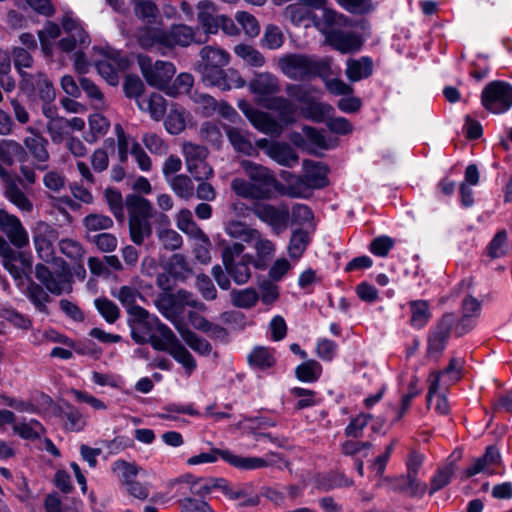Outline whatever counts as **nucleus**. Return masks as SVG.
<instances>
[{
	"label": "nucleus",
	"mask_w": 512,
	"mask_h": 512,
	"mask_svg": "<svg viewBox=\"0 0 512 512\" xmlns=\"http://www.w3.org/2000/svg\"><path fill=\"white\" fill-rule=\"evenodd\" d=\"M176 330L185 343L196 353L208 356L212 352L211 344L204 338L191 331L186 324L176 325Z\"/></svg>",
	"instance_id": "nucleus-32"
},
{
	"label": "nucleus",
	"mask_w": 512,
	"mask_h": 512,
	"mask_svg": "<svg viewBox=\"0 0 512 512\" xmlns=\"http://www.w3.org/2000/svg\"><path fill=\"white\" fill-rule=\"evenodd\" d=\"M267 100L266 107L270 110L277 111L282 120L287 122L294 120L297 106L293 101L283 96H276Z\"/></svg>",
	"instance_id": "nucleus-37"
},
{
	"label": "nucleus",
	"mask_w": 512,
	"mask_h": 512,
	"mask_svg": "<svg viewBox=\"0 0 512 512\" xmlns=\"http://www.w3.org/2000/svg\"><path fill=\"white\" fill-rule=\"evenodd\" d=\"M154 327L157 334L147 336V343H150L155 350L168 352L171 347L179 341L174 332L164 323L160 322L158 317H153Z\"/></svg>",
	"instance_id": "nucleus-25"
},
{
	"label": "nucleus",
	"mask_w": 512,
	"mask_h": 512,
	"mask_svg": "<svg viewBox=\"0 0 512 512\" xmlns=\"http://www.w3.org/2000/svg\"><path fill=\"white\" fill-rule=\"evenodd\" d=\"M138 107L143 111H148L150 116L158 121L166 111L165 99L158 93H152L149 98L137 100Z\"/></svg>",
	"instance_id": "nucleus-44"
},
{
	"label": "nucleus",
	"mask_w": 512,
	"mask_h": 512,
	"mask_svg": "<svg viewBox=\"0 0 512 512\" xmlns=\"http://www.w3.org/2000/svg\"><path fill=\"white\" fill-rule=\"evenodd\" d=\"M105 199L109 205L110 211L119 222H123L125 218L124 204L122 194L115 189L107 188L104 192Z\"/></svg>",
	"instance_id": "nucleus-62"
},
{
	"label": "nucleus",
	"mask_w": 512,
	"mask_h": 512,
	"mask_svg": "<svg viewBox=\"0 0 512 512\" xmlns=\"http://www.w3.org/2000/svg\"><path fill=\"white\" fill-rule=\"evenodd\" d=\"M305 175L297 179L295 185L289 187L287 195L291 197H301V193L296 191V187L305 186L312 189H320L328 184L327 167L320 163L310 160L304 161Z\"/></svg>",
	"instance_id": "nucleus-13"
},
{
	"label": "nucleus",
	"mask_w": 512,
	"mask_h": 512,
	"mask_svg": "<svg viewBox=\"0 0 512 512\" xmlns=\"http://www.w3.org/2000/svg\"><path fill=\"white\" fill-rule=\"evenodd\" d=\"M251 93L257 95L260 100L275 95L281 91L278 77L269 72L257 73L249 83Z\"/></svg>",
	"instance_id": "nucleus-23"
},
{
	"label": "nucleus",
	"mask_w": 512,
	"mask_h": 512,
	"mask_svg": "<svg viewBox=\"0 0 512 512\" xmlns=\"http://www.w3.org/2000/svg\"><path fill=\"white\" fill-rule=\"evenodd\" d=\"M196 9L198 22L203 27L205 33L216 34L220 16L217 14V5L210 0H201L197 3Z\"/></svg>",
	"instance_id": "nucleus-26"
},
{
	"label": "nucleus",
	"mask_w": 512,
	"mask_h": 512,
	"mask_svg": "<svg viewBox=\"0 0 512 512\" xmlns=\"http://www.w3.org/2000/svg\"><path fill=\"white\" fill-rule=\"evenodd\" d=\"M252 256L244 255L241 260L225 265V270L237 285L246 284L251 278L249 260Z\"/></svg>",
	"instance_id": "nucleus-36"
},
{
	"label": "nucleus",
	"mask_w": 512,
	"mask_h": 512,
	"mask_svg": "<svg viewBox=\"0 0 512 512\" xmlns=\"http://www.w3.org/2000/svg\"><path fill=\"white\" fill-rule=\"evenodd\" d=\"M14 158L22 163L27 160V153L24 147L14 140L3 141L0 144V159L4 163L12 165Z\"/></svg>",
	"instance_id": "nucleus-40"
},
{
	"label": "nucleus",
	"mask_w": 512,
	"mask_h": 512,
	"mask_svg": "<svg viewBox=\"0 0 512 512\" xmlns=\"http://www.w3.org/2000/svg\"><path fill=\"white\" fill-rule=\"evenodd\" d=\"M128 225L130 239L135 245H143L145 240L152 235L150 220H128Z\"/></svg>",
	"instance_id": "nucleus-47"
},
{
	"label": "nucleus",
	"mask_w": 512,
	"mask_h": 512,
	"mask_svg": "<svg viewBox=\"0 0 512 512\" xmlns=\"http://www.w3.org/2000/svg\"><path fill=\"white\" fill-rule=\"evenodd\" d=\"M28 279L30 280V282L26 290L27 297L40 312L46 313V303L50 301V296L48 295L47 292H45L41 285L32 281L30 277Z\"/></svg>",
	"instance_id": "nucleus-56"
},
{
	"label": "nucleus",
	"mask_w": 512,
	"mask_h": 512,
	"mask_svg": "<svg viewBox=\"0 0 512 512\" xmlns=\"http://www.w3.org/2000/svg\"><path fill=\"white\" fill-rule=\"evenodd\" d=\"M279 70L289 79L306 80L319 74L320 67L310 56L304 54H286L277 61Z\"/></svg>",
	"instance_id": "nucleus-3"
},
{
	"label": "nucleus",
	"mask_w": 512,
	"mask_h": 512,
	"mask_svg": "<svg viewBox=\"0 0 512 512\" xmlns=\"http://www.w3.org/2000/svg\"><path fill=\"white\" fill-rule=\"evenodd\" d=\"M309 241L310 239L306 231L302 229L294 231L288 246L289 255L293 258H299L305 251Z\"/></svg>",
	"instance_id": "nucleus-64"
},
{
	"label": "nucleus",
	"mask_w": 512,
	"mask_h": 512,
	"mask_svg": "<svg viewBox=\"0 0 512 512\" xmlns=\"http://www.w3.org/2000/svg\"><path fill=\"white\" fill-rule=\"evenodd\" d=\"M190 373L196 368V361L180 340L167 352Z\"/></svg>",
	"instance_id": "nucleus-63"
},
{
	"label": "nucleus",
	"mask_w": 512,
	"mask_h": 512,
	"mask_svg": "<svg viewBox=\"0 0 512 512\" xmlns=\"http://www.w3.org/2000/svg\"><path fill=\"white\" fill-rule=\"evenodd\" d=\"M41 407H39L33 401H22L19 399H14L12 403V408L20 413H29V414H43L49 412L45 407L52 406V399L44 394L39 396Z\"/></svg>",
	"instance_id": "nucleus-52"
},
{
	"label": "nucleus",
	"mask_w": 512,
	"mask_h": 512,
	"mask_svg": "<svg viewBox=\"0 0 512 512\" xmlns=\"http://www.w3.org/2000/svg\"><path fill=\"white\" fill-rule=\"evenodd\" d=\"M18 182H21L20 178L8 179L6 185H4V195L20 210L24 212H31L33 209V204L21 190Z\"/></svg>",
	"instance_id": "nucleus-31"
},
{
	"label": "nucleus",
	"mask_w": 512,
	"mask_h": 512,
	"mask_svg": "<svg viewBox=\"0 0 512 512\" xmlns=\"http://www.w3.org/2000/svg\"><path fill=\"white\" fill-rule=\"evenodd\" d=\"M231 190L239 197L249 200H266L262 190L256 188L251 181L242 178H234L230 183Z\"/></svg>",
	"instance_id": "nucleus-39"
},
{
	"label": "nucleus",
	"mask_w": 512,
	"mask_h": 512,
	"mask_svg": "<svg viewBox=\"0 0 512 512\" xmlns=\"http://www.w3.org/2000/svg\"><path fill=\"white\" fill-rule=\"evenodd\" d=\"M10 57L20 80H22L23 74H29L26 69H31L34 65L32 52L27 49H22V47H12Z\"/></svg>",
	"instance_id": "nucleus-45"
},
{
	"label": "nucleus",
	"mask_w": 512,
	"mask_h": 512,
	"mask_svg": "<svg viewBox=\"0 0 512 512\" xmlns=\"http://www.w3.org/2000/svg\"><path fill=\"white\" fill-rule=\"evenodd\" d=\"M224 230L232 238H240L244 242L250 243V238L256 235L257 229L237 220H229L225 223Z\"/></svg>",
	"instance_id": "nucleus-58"
},
{
	"label": "nucleus",
	"mask_w": 512,
	"mask_h": 512,
	"mask_svg": "<svg viewBox=\"0 0 512 512\" xmlns=\"http://www.w3.org/2000/svg\"><path fill=\"white\" fill-rule=\"evenodd\" d=\"M112 295L118 299L126 310L137 305L138 299H144L142 293L137 288L128 285L121 286L117 292H112Z\"/></svg>",
	"instance_id": "nucleus-61"
},
{
	"label": "nucleus",
	"mask_w": 512,
	"mask_h": 512,
	"mask_svg": "<svg viewBox=\"0 0 512 512\" xmlns=\"http://www.w3.org/2000/svg\"><path fill=\"white\" fill-rule=\"evenodd\" d=\"M138 44L144 49H166V30L157 27L139 28L136 34Z\"/></svg>",
	"instance_id": "nucleus-29"
},
{
	"label": "nucleus",
	"mask_w": 512,
	"mask_h": 512,
	"mask_svg": "<svg viewBox=\"0 0 512 512\" xmlns=\"http://www.w3.org/2000/svg\"><path fill=\"white\" fill-rule=\"evenodd\" d=\"M89 127L90 134L86 137V141L94 143L107 133L110 122L103 115L96 113L89 117Z\"/></svg>",
	"instance_id": "nucleus-60"
},
{
	"label": "nucleus",
	"mask_w": 512,
	"mask_h": 512,
	"mask_svg": "<svg viewBox=\"0 0 512 512\" xmlns=\"http://www.w3.org/2000/svg\"><path fill=\"white\" fill-rule=\"evenodd\" d=\"M502 462V457L496 445H489L486 447L482 456L475 459L473 465L464 469L461 473V480H467L484 471L486 466L499 465Z\"/></svg>",
	"instance_id": "nucleus-24"
},
{
	"label": "nucleus",
	"mask_w": 512,
	"mask_h": 512,
	"mask_svg": "<svg viewBox=\"0 0 512 512\" xmlns=\"http://www.w3.org/2000/svg\"><path fill=\"white\" fill-rule=\"evenodd\" d=\"M457 467L454 461H450L445 466L436 470L430 481L429 494L433 495L435 492L446 487L452 480Z\"/></svg>",
	"instance_id": "nucleus-41"
},
{
	"label": "nucleus",
	"mask_w": 512,
	"mask_h": 512,
	"mask_svg": "<svg viewBox=\"0 0 512 512\" xmlns=\"http://www.w3.org/2000/svg\"><path fill=\"white\" fill-rule=\"evenodd\" d=\"M352 26L344 15L331 9H323L320 18L315 20V27L325 36V41L342 54L354 53L363 45L361 36L346 30Z\"/></svg>",
	"instance_id": "nucleus-1"
},
{
	"label": "nucleus",
	"mask_w": 512,
	"mask_h": 512,
	"mask_svg": "<svg viewBox=\"0 0 512 512\" xmlns=\"http://www.w3.org/2000/svg\"><path fill=\"white\" fill-rule=\"evenodd\" d=\"M454 323V314L446 313L429 332L427 336V357L439 359L448 342Z\"/></svg>",
	"instance_id": "nucleus-12"
},
{
	"label": "nucleus",
	"mask_w": 512,
	"mask_h": 512,
	"mask_svg": "<svg viewBox=\"0 0 512 512\" xmlns=\"http://www.w3.org/2000/svg\"><path fill=\"white\" fill-rule=\"evenodd\" d=\"M19 85L27 95L38 96L45 103L55 99L53 84L43 72L23 74Z\"/></svg>",
	"instance_id": "nucleus-15"
},
{
	"label": "nucleus",
	"mask_w": 512,
	"mask_h": 512,
	"mask_svg": "<svg viewBox=\"0 0 512 512\" xmlns=\"http://www.w3.org/2000/svg\"><path fill=\"white\" fill-rule=\"evenodd\" d=\"M134 4L135 15L147 23L155 22L158 16V7L154 0H131Z\"/></svg>",
	"instance_id": "nucleus-59"
},
{
	"label": "nucleus",
	"mask_w": 512,
	"mask_h": 512,
	"mask_svg": "<svg viewBox=\"0 0 512 512\" xmlns=\"http://www.w3.org/2000/svg\"><path fill=\"white\" fill-rule=\"evenodd\" d=\"M0 231L5 233L17 248H23L29 243L28 234L19 218L3 209H0Z\"/></svg>",
	"instance_id": "nucleus-19"
},
{
	"label": "nucleus",
	"mask_w": 512,
	"mask_h": 512,
	"mask_svg": "<svg viewBox=\"0 0 512 512\" xmlns=\"http://www.w3.org/2000/svg\"><path fill=\"white\" fill-rule=\"evenodd\" d=\"M174 293L166 291L159 293L154 300V304L158 311L169 320L174 327L179 324H185L183 321H177V314L172 310Z\"/></svg>",
	"instance_id": "nucleus-49"
},
{
	"label": "nucleus",
	"mask_w": 512,
	"mask_h": 512,
	"mask_svg": "<svg viewBox=\"0 0 512 512\" xmlns=\"http://www.w3.org/2000/svg\"><path fill=\"white\" fill-rule=\"evenodd\" d=\"M234 53L253 67H262L266 62L262 53L251 45L238 44L234 47Z\"/></svg>",
	"instance_id": "nucleus-53"
},
{
	"label": "nucleus",
	"mask_w": 512,
	"mask_h": 512,
	"mask_svg": "<svg viewBox=\"0 0 512 512\" xmlns=\"http://www.w3.org/2000/svg\"><path fill=\"white\" fill-rule=\"evenodd\" d=\"M284 15L295 25H300L305 21L311 19L315 24V20L319 18L316 15H314L311 9H309L305 5H302L300 2L288 5L285 8Z\"/></svg>",
	"instance_id": "nucleus-50"
},
{
	"label": "nucleus",
	"mask_w": 512,
	"mask_h": 512,
	"mask_svg": "<svg viewBox=\"0 0 512 512\" xmlns=\"http://www.w3.org/2000/svg\"><path fill=\"white\" fill-rule=\"evenodd\" d=\"M239 106L257 130L265 134H280L281 126L269 114L258 111L247 103H240Z\"/></svg>",
	"instance_id": "nucleus-22"
},
{
	"label": "nucleus",
	"mask_w": 512,
	"mask_h": 512,
	"mask_svg": "<svg viewBox=\"0 0 512 512\" xmlns=\"http://www.w3.org/2000/svg\"><path fill=\"white\" fill-rule=\"evenodd\" d=\"M226 134L236 151L246 155H252L256 151L250 140L239 129L227 127Z\"/></svg>",
	"instance_id": "nucleus-54"
},
{
	"label": "nucleus",
	"mask_w": 512,
	"mask_h": 512,
	"mask_svg": "<svg viewBox=\"0 0 512 512\" xmlns=\"http://www.w3.org/2000/svg\"><path fill=\"white\" fill-rule=\"evenodd\" d=\"M130 316L128 323L131 328V337L137 344L147 343V335L153 330V317L139 305L132 306L127 310Z\"/></svg>",
	"instance_id": "nucleus-17"
},
{
	"label": "nucleus",
	"mask_w": 512,
	"mask_h": 512,
	"mask_svg": "<svg viewBox=\"0 0 512 512\" xmlns=\"http://www.w3.org/2000/svg\"><path fill=\"white\" fill-rule=\"evenodd\" d=\"M322 374V365L314 360L308 359L298 365L295 369L296 378L305 383L316 382Z\"/></svg>",
	"instance_id": "nucleus-43"
},
{
	"label": "nucleus",
	"mask_w": 512,
	"mask_h": 512,
	"mask_svg": "<svg viewBox=\"0 0 512 512\" xmlns=\"http://www.w3.org/2000/svg\"><path fill=\"white\" fill-rule=\"evenodd\" d=\"M127 57L112 48H106L102 52V58L97 60L95 67L98 74L111 86L119 83V73L124 72L129 67Z\"/></svg>",
	"instance_id": "nucleus-8"
},
{
	"label": "nucleus",
	"mask_w": 512,
	"mask_h": 512,
	"mask_svg": "<svg viewBox=\"0 0 512 512\" xmlns=\"http://www.w3.org/2000/svg\"><path fill=\"white\" fill-rule=\"evenodd\" d=\"M32 233L39 258L44 261L51 260L54 255L53 243L58 238L57 230L45 221H38L35 223Z\"/></svg>",
	"instance_id": "nucleus-16"
},
{
	"label": "nucleus",
	"mask_w": 512,
	"mask_h": 512,
	"mask_svg": "<svg viewBox=\"0 0 512 512\" xmlns=\"http://www.w3.org/2000/svg\"><path fill=\"white\" fill-rule=\"evenodd\" d=\"M256 251V259L254 260V266L256 268H265L275 255V245L268 238L263 237L262 233L257 229L256 235L250 238V243Z\"/></svg>",
	"instance_id": "nucleus-27"
},
{
	"label": "nucleus",
	"mask_w": 512,
	"mask_h": 512,
	"mask_svg": "<svg viewBox=\"0 0 512 512\" xmlns=\"http://www.w3.org/2000/svg\"><path fill=\"white\" fill-rule=\"evenodd\" d=\"M200 61L196 65H209L216 67H224L229 62V54L220 48L214 46H205L200 52Z\"/></svg>",
	"instance_id": "nucleus-35"
},
{
	"label": "nucleus",
	"mask_w": 512,
	"mask_h": 512,
	"mask_svg": "<svg viewBox=\"0 0 512 512\" xmlns=\"http://www.w3.org/2000/svg\"><path fill=\"white\" fill-rule=\"evenodd\" d=\"M267 155L282 166H294L299 157L296 151L287 143L274 142L266 149Z\"/></svg>",
	"instance_id": "nucleus-30"
},
{
	"label": "nucleus",
	"mask_w": 512,
	"mask_h": 512,
	"mask_svg": "<svg viewBox=\"0 0 512 512\" xmlns=\"http://www.w3.org/2000/svg\"><path fill=\"white\" fill-rule=\"evenodd\" d=\"M94 305L99 314L109 324L115 323L120 318L119 307L106 297H99L94 300Z\"/></svg>",
	"instance_id": "nucleus-55"
},
{
	"label": "nucleus",
	"mask_w": 512,
	"mask_h": 512,
	"mask_svg": "<svg viewBox=\"0 0 512 512\" xmlns=\"http://www.w3.org/2000/svg\"><path fill=\"white\" fill-rule=\"evenodd\" d=\"M240 166L256 188L261 189L266 200L271 199L273 188L277 184L274 174L266 167L256 164L250 160H242Z\"/></svg>",
	"instance_id": "nucleus-14"
},
{
	"label": "nucleus",
	"mask_w": 512,
	"mask_h": 512,
	"mask_svg": "<svg viewBox=\"0 0 512 512\" xmlns=\"http://www.w3.org/2000/svg\"><path fill=\"white\" fill-rule=\"evenodd\" d=\"M230 301L234 307L250 309L259 301V293L254 288L233 289L230 292Z\"/></svg>",
	"instance_id": "nucleus-42"
},
{
	"label": "nucleus",
	"mask_w": 512,
	"mask_h": 512,
	"mask_svg": "<svg viewBox=\"0 0 512 512\" xmlns=\"http://www.w3.org/2000/svg\"><path fill=\"white\" fill-rule=\"evenodd\" d=\"M28 131L31 135L24 138L23 144L37 162V169L45 170L47 168L46 163L50 158L47 149L48 140L34 128H28Z\"/></svg>",
	"instance_id": "nucleus-20"
},
{
	"label": "nucleus",
	"mask_w": 512,
	"mask_h": 512,
	"mask_svg": "<svg viewBox=\"0 0 512 512\" xmlns=\"http://www.w3.org/2000/svg\"><path fill=\"white\" fill-rule=\"evenodd\" d=\"M273 419L274 418H243V420L238 423V427L254 435L256 440H260L264 437H270L269 433L262 431L261 425L275 426L276 422Z\"/></svg>",
	"instance_id": "nucleus-46"
},
{
	"label": "nucleus",
	"mask_w": 512,
	"mask_h": 512,
	"mask_svg": "<svg viewBox=\"0 0 512 512\" xmlns=\"http://www.w3.org/2000/svg\"><path fill=\"white\" fill-rule=\"evenodd\" d=\"M0 256L2 257L3 267L14 279L29 278L32 272L31 256L14 250L2 236H0Z\"/></svg>",
	"instance_id": "nucleus-7"
},
{
	"label": "nucleus",
	"mask_w": 512,
	"mask_h": 512,
	"mask_svg": "<svg viewBox=\"0 0 512 512\" xmlns=\"http://www.w3.org/2000/svg\"><path fill=\"white\" fill-rule=\"evenodd\" d=\"M167 183L177 197L183 200H190L195 194V186L190 176L177 174L167 178Z\"/></svg>",
	"instance_id": "nucleus-34"
},
{
	"label": "nucleus",
	"mask_w": 512,
	"mask_h": 512,
	"mask_svg": "<svg viewBox=\"0 0 512 512\" xmlns=\"http://www.w3.org/2000/svg\"><path fill=\"white\" fill-rule=\"evenodd\" d=\"M221 458L229 465L245 471L256 470L268 465L267 461L261 457H243L232 453L228 449L212 448L209 452H202L192 456L187 460L188 465H199L203 463H214Z\"/></svg>",
	"instance_id": "nucleus-2"
},
{
	"label": "nucleus",
	"mask_w": 512,
	"mask_h": 512,
	"mask_svg": "<svg viewBox=\"0 0 512 512\" xmlns=\"http://www.w3.org/2000/svg\"><path fill=\"white\" fill-rule=\"evenodd\" d=\"M373 72V63L368 57L348 59L345 74L352 82L368 78Z\"/></svg>",
	"instance_id": "nucleus-33"
},
{
	"label": "nucleus",
	"mask_w": 512,
	"mask_h": 512,
	"mask_svg": "<svg viewBox=\"0 0 512 512\" xmlns=\"http://www.w3.org/2000/svg\"><path fill=\"white\" fill-rule=\"evenodd\" d=\"M250 211L263 223L267 224L272 232L280 235L287 230L290 221V210L287 204L272 205L270 203L256 202Z\"/></svg>",
	"instance_id": "nucleus-4"
},
{
	"label": "nucleus",
	"mask_w": 512,
	"mask_h": 512,
	"mask_svg": "<svg viewBox=\"0 0 512 512\" xmlns=\"http://www.w3.org/2000/svg\"><path fill=\"white\" fill-rule=\"evenodd\" d=\"M352 485V479L336 471L317 473L314 476V486L321 492H329L337 488L350 487Z\"/></svg>",
	"instance_id": "nucleus-28"
},
{
	"label": "nucleus",
	"mask_w": 512,
	"mask_h": 512,
	"mask_svg": "<svg viewBox=\"0 0 512 512\" xmlns=\"http://www.w3.org/2000/svg\"><path fill=\"white\" fill-rule=\"evenodd\" d=\"M125 207L128 212V220H151L155 219L162 225L169 224V217L158 212L151 202L135 193L129 194L125 198Z\"/></svg>",
	"instance_id": "nucleus-11"
},
{
	"label": "nucleus",
	"mask_w": 512,
	"mask_h": 512,
	"mask_svg": "<svg viewBox=\"0 0 512 512\" xmlns=\"http://www.w3.org/2000/svg\"><path fill=\"white\" fill-rule=\"evenodd\" d=\"M197 31V28L194 29L185 24L173 25L169 31H166V49H172L176 45L186 47L192 43H205L207 41V37L204 39L197 37Z\"/></svg>",
	"instance_id": "nucleus-21"
},
{
	"label": "nucleus",
	"mask_w": 512,
	"mask_h": 512,
	"mask_svg": "<svg viewBox=\"0 0 512 512\" xmlns=\"http://www.w3.org/2000/svg\"><path fill=\"white\" fill-rule=\"evenodd\" d=\"M410 325L415 329L423 328L431 318L429 304L426 300H414L409 303Z\"/></svg>",
	"instance_id": "nucleus-38"
},
{
	"label": "nucleus",
	"mask_w": 512,
	"mask_h": 512,
	"mask_svg": "<svg viewBox=\"0 0 512 512\" xmlns=\"http://www.w3.org/2000/svg\"><path fill=\"white\" fill-rule=\"evenodd\" d=\"M35 276L52 294L60 295L63 292H72L71 274L69 272L55 275L45 265L37 264Z\"/></svg>",
	"instance_id": "nucleus-18"
},
{
	"label": "nucleus",
	"mask_w": 512,
	"mask_h": 512,
	"mask_svg": "<svg viewBox=\"0 0 512 512\" xmlns=\"http://www.w3.org/2000/svg\"><path fill=\"white\" fill-rule=\"evenodd\" d=\"M290 98L305 106L308 114L316 121H320L323 116L331 110V106L319 103L315 100L314 93L317 89L313 86L302 84H288L285 89Z\"/></svg>",
	"instance_id": "nucleus-10"
},
{
	"label": "nucleus",
	"mask_w": 512,
	"mask_h": 512,
	"mask_svg": "<svg viewBox=\"0 0 512 512\" xmlns=\"http://www.w3.org/2000/svg\"><path fill=\"white\" fill-rule=\"evenodd\" d=\"M46 130L54 144H60L68 137V119L64 117L54 118L47 122Z\"/></svg>",
	"instance_id": "nucleus-57"
},
{
	"label": "nucleus",
	"mask_w": 512,
	"mask_h": 512,
	"mask_svg": "<svg viewBox=\"0 0 512 512\" xmlns=\"http://www.w3.org/2000/svg\"><path fill=\"white\" fill-rule=\"evenodd\" d=\"M481 101L492 113L505 112L512 106V87L506 82L492 81L482 91Z\"/></svg>",
	"instance_id": "nucleus-9"
},
{
	"label": "nucleus",
	"mask_w": 512,
	"mask_h": 512,
	"mask_svg": "<svg viewBox=\"0 0 512 512\" xmlns=\"http://www.w3.org/2000/svg\"><path fill=\"white\" fill-rule=\"evenodd\" d=\"M182 152L186 170L195 180H209L214 176V170L207 162L209 151L205 146L185 142Z\"/></svg>",
	"instance_id": "nucleus-5"
},
{
	"label": "nucleus",
	"mask_w": 512,
	"mask_h": 512,
	"mask_svg": "<svg viewBox=\"0 0 512 512\" xmlns=\"http://www.w3.org/2000/svg\"><path fill=\"white\" fill-rule=\"evenodd\" d=\"M137 60L146 82L160 90L167 87L176 73V68L171 62L158 60L152 63L151 58L146 55H139Z\"/></svg>",
	"instance_id": "nucleus-6"
},
{
	"label": "nucleus",
	"mask_w": 512,
	"mask_h": 512,
	"mask_svg": "<svg viewBox=\"0 0 512 512\" xmlns=\"http://www.w3.org/2000/svg\"><path fill=\"white\" fill-rule=\"evenodd\" d=\"M178 229L190 237H204L203 230L196 224L189 209H181L176 216Z\"/></svg>",
	"instance_id": "nucleus-48"
},
{
	"label": "nucleus",
	"mask_w": 512,
	"mask_h": 512,
	"mask_svg": "<svg viewBox=\"0 0 512 512\" xmlns=\"http://www.w3.org/2000/svg\"><path fill=\"white\" fill-rule=\"evenodd\" d=\"M170 274L178 280L184 281L193 274V270L183 254H173L168 262Z\"/></svg>",
	"instance_id": "nucleus-51"
}]
</instances>
